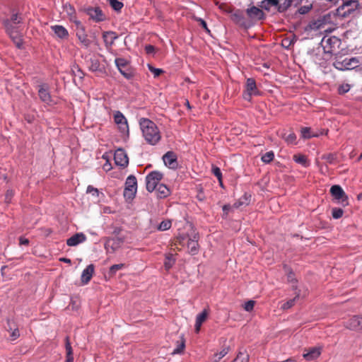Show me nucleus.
Segmentation results:
<instances>
[{
    "label": "nucleus",
    "mask_w": 362,
    "mask_h": 362,
    "mask_svg": "<svg viewBox=\"0 0 362 362\" xmlns=\"http://www.w3.org/2000/svg\"><path fill=\"white\" fill-rule=\"evenodd\" d=\"M139 124L146 141L150 145H156L161 139V134L157 125L146 118H141Z\"/></svg>",
    "instance_id": "obj_1"
},
{
    "label": "nucleus",
    "mask_w": 362,
    "mask_h": 362,
    "mask_svg": "<svg viewBox=\"0 0 362 362\" xmlns=\"http://www.w3.org/2000/svg\"><path fill=\"white\" fill-rule=\"evenodd\" d=\"M358 64L359 60L356 57H339L336 58L333 62V66L340 71L353 69Z\"/></svg>",
    "instance_id": "obj_2"
},
{
    "label": "nucleus",
    "mask_w": 362,
    "mask_h": 362,
    "mask_svg": "<svg viewBox=\"0 0 362 362\" xmlns=\"http://www.w3.org/2000/svg\"><path fill=\"white\" fill-rule=\"evenodd\" d=\"M3 23L8 35L10 36L16 47L18 48H21L23 45V40L22 35L18 30L19 27L11 25L9 20H4Z\"/></svg>",
    "instance_id": "obj_3"
},
{
    "label": "nucleus",
    "mask_w": 362,
    "mask_h": 362,
    "mask_svg": "<svg viewBox=\"0 0 362 362\" xmlns=\"http://www.w3.org/2000/svg\"><path fill=\"white\" fill-rule=\"evenodd\" d=\"M136 189L137 181L136 177L134 175L128 176L125 182L124 197L129 199H133L136 195Z\"/></svg>",
    "instance_id": "obj_4"
},
{
    "label": "nucleus",
    "mask_w": 362,
    "mask_h": 362,
    "mask_svg": "<svg viewBox=\"0 0 362 362\" xmlns=\"http://www.w3.org/2000/svg\"><path fill=\"white\" fill-rule=\"evenodd\" d=\"M162 178L163 174L158 171H153L148 174V175L146 177V185L147 191L151 192L156 189Z\"/></svg>",
    "instance_id": "obj_5"
},
{
    "label": "nucleus",
    "mask_w": 362,
    "mask_h": 362,
    "mask_svg": "<svg viewBox=\"0 0 362 362\" xmlns=\"http://www.w3.org/2000/svg\"><path fill=\"white\" fill-rule=\"evenodd\" d=\"M321 44L325 52L332 54L336 51L337 48L339 47L340 40L335 36L329 37H325L322 38Z\"/></svg>",
    "instance_id": "obj_6"
},
{
    "label": "nucleus",
    "mask_w": 362,
    "mask_h": 362,
    "mask_svg": "<svg viewBox=\"0 0 362 362\" xmlns=\"http://www.w3.org/2000/svg\"><path fill=\"white\" fill-rule=\"evenodd\" d=\"M259 91L258 90L256 82L254 78H249L246 81L245 90L243 93V98L245 100L250 101L253 95H258Z\"/></svg>",
    "instance_id": "obj_7"
},
{
    "label": "nucleus",
    "mask_w": 362,
    "mask_h": 362,
    "mask_svg": "<svg viewBox=\"0 0 362 362\" xmlns=\"http://www.w3.org/2000/svg\"><path fill=\"white\" fill-rule=\"evenodd\" d=\"M115 63L119 72L127 79H131L134 76L132 69L128 66V62L125 59L117 58Z\"/></svg>",
    "instance_id": "obj_8"
},
{
    "label": "nucleus",
    "mask_w": 362,
    "mask_h": 362,
    "mask_svg": "<svg viewBox=\"0 0 362 362\" xmlns=\"http://www.w3.org/2000/svg\"><path fill=\"white\" fill-rule=\"evenodd\" d=\"M85 13L96 23L104 21L106 18L105 13L100 7L88 6L84 9Z\"/></svg>",
    "instance_id": "obj_9"
},
{
    "label": "nucleus",
    "mask_w": 362,
    "mask_h": 362,
    "mask_svg": "<svg viewBox=\"0 0 362 362\" xmlns=\"http://www.w3.org/2000/svg\"><path fill=\"white\" fill-rule=\"evenodd\" d=\"M330 193L332 196L341 203L344 206L348 204V197L339 185H333L330 188Z\"/></svg>",
    "instance_id": "obj_10"
},
{
    "label": "nucleus",
    "mask_w": 362,
    "mask_h": 362,
    "mask_svg": "<svg viewBox=\"0 0 362 362\" xmlns=\"http://www.w3.org/2000/svg\"><path fill=\"white\" fill-rule=\"evenodd\" d=\"M326 20L325 17H320L311 21L305 27L306 32L325 30Z\"/></svg>",
    "instance_id": "obj_11"
},
{
    "label": "nucleus",
    "mask_w": 362,
    "mask_h": 362,
    "mask_svg": "<svg viewBox=\"0 0 362 362\" xmlns=\"http://www.w3.org/2000/svg\"><path fill=\"white\" fill-rule=\"evenodd\" d=\"M186 239H187V247L189 252L192 255L197 254L199 252V244H198L199 235H198V234L194 233L190 236L188 235L186 238Z\"/></svg>",
    "instance_id": "obj_12"
},
{
    "label": "nucleus",
    "mask_w": 362,
    "mask_h": 362,
    "mask_svg": "<svg viewBox=\"0 0 362 362\" xmlns=\"http://www.w3.org/2000/svg\"><path fill=\"white\" fill-rule=\"evenodd\" d=\"M114 160L117 165L122 168L126 167L129 163V158L127 153L121 148H119L115 151Z\"/></svg>",
    "instance_id": "obj_13"
},
{
    "label": "nucleus",
    "mask_w": 362,
    "mask_h": 362,
    "mask_svg": "<svg viewBox=\"0 0 362 362\" xmlns=\"http://www.w3.org/2000/svg\"><path fill=\"white\" fill-rule=\"evenodd\" d=\"M163 160L166 166L171 169L177 168L178 165L177 156L173 151H168L163 156Z\"/></svg>",
    "instance_id": "obj_14"
},
{
    "label": "nucleus",
    "mask_w": 362,
    "mask_h": 362,
    "mask_svg": "<svg viewBox=\"0 0 362 362\" xmlns=\"http://www.w3.org/2000/svg\"><path fill=\"white\" fill-rule=\"evenodd\" d=\"M248 17L252 21H260L264 18V13L260 8L253 6L246 10Z\"/></svg>",
    "instance_id": "obj_15"
},
{
    "label": "nucleus",
    "mask_w": 362,
    "mask_h": 362,
    "mask_svg": "<svg viewBox=\"0 0 362 362\" xmlns=\"http://www.w3.org/2000/svg\"><path fill=\"white\" fill-rule=\"evenodd\" d=\"M346 327L354 331L362 332V316H354L346 322Z\"/></svg>",
    "instance_id": "obj_16"
},
{
    "label": "nucleus",
    "mask_w": 362,
    "mask_h": 362,
    "mask_svg": "<svg viewBox=\"0 0 362 362\" xmlns=\"http://www.w3.org/2000/svg\"><path fill=\"white\" fill-rule=\"evenodd\" d=\"M38 95H39L40 100L43 103H46V104L51 103L52 98H51L50 93L48 90L47 86H46L45 84L39 86Z\"/></svg>",
    "instance_id": "obj_17"
},
{
    "label": "nucleus",
    "mask_w": 362,
    "mask_h": 362,
    "mask_svg": "<svg viewBox=\"0 0 362 362\" xmlns=\"http://www.w3.org/2000/svg\"><path fill=\"white\" fill-rule=\"evenodd\" d=\"M86 240V235L82 233H78L68 238L66 244L69 246H76L77 245L83 243Z\"/></svg>",
    "instance_id": "obj_18"
},
{
    "label": "nucleus",
    "mask_w": 362,
    "mask_h": 362,
    "mask_svg": "<svg viewBox=\"0 0 362 362\" xmlns=\"http://www.w3.org/2000/svg\"><path fill=\"white\" fill-rule=\"evenodd\" d=\"M118 36L113 31H105L103 33V38L106 47H110Z\"/></svg>",
    "instance_id": "obj_19"
},
{
    "label": "nucleus",
    "mask_w": 362,
    "mask_h": 362,
    "mask_svg": "<svg viewBox=\"0 0 362 362\" xmlns=\"http://www.w3.org/2000/svg\"><path fill=\"white\" fill-rule=\"evenodd\" d=\"M114 119H115V123L117 124L118 125H119V128L122 131H124L125 129H128L127 119L125 118V117L121 112L117 111L115 113Z\"/></svg>",
    "instance_id": "obj_20"
},
{
    "label": "nucleus",
    "mask_w": 362,
    "mask_h": 362,
    "mask_svg": "<svg viewBox=\"0 0 362 362\" xmlns=\"http://www.w3.org/2000/svg\"><path fill=\"white\" fill-rule=\"evenodd\" d=\"M94 273V266L93 264H89L86 267V268L83 271L81 274V281L83 284H87L91 279L93 274Z\"/></svg>",
    "instance_id": "obj_21"
},
{
    "label": "nucleus",
    "mask_w": 362,
    "mask_h": 362,
    "mask_svg": "<svg viewBox=\"0 0 362 362\" xmlns=\"http://www.w3.org/2000/svg\"><path fill=\"white\" fill-rule=\"evenodd\" d=\"M87 65L90 71L93 72H103V68L101 66L100 61L96 57H92L87 61Z\"/></svg>",
    "instance_id": "obj_22"
},
{
    "label": "nucleus",
    "mask_w": 362,
    "mask_h": 362,
    "mask_svg": "<svg viewBox=\"0 0 362 362\" xmlns=\"http://www.w3.org/2000/svg\"><path fill=\"white\" fill-rule=\"evenodd\" d=\"M76 35L83 47L85 48L89 47L91 44V41L88 37V35L86 33V29L76 31Z\"/></svg>",
    "instance_id": "obj_23"
},
{
    "label": "nucleus",
    "mask_w": 362,
    "mask_h": 362,
    "mask_svg": "<svg viewBox=\"0 0 362 362\" xmlns=\"http://www.w3.org/2000/svg\"><path fill=\"white\" fill-rule=\"evenodd\" d=\"M51 29L59 38L65 39L69 36L68 30L62 25H52Z\"/></svg>",
    "instance_id": "obj_24"
},
{
    "label": "nucleus",
    "mask_w": 362,
    "mask_h": 362,
    "mask_svg": "<svg viewBox=\"0 0 362 362\" xmlns=\"http://www.w3.org/2000/svg\"><path fill=\"white\" fill-rule=\"evenodd\" d=\"M321 354V349L318 347L311 348L308 352L303 354V358L307 361H312L317 358Z\"/></svg>",
    "instance_id": "obj_25"
},
{
    "label": "nucleus",
    "mask_w": 362,
    "mask_h": 362,
    "mask_svg": "<svg viewBox=\"0 0 362 362\" xmlns=\"http://www.w3.org/2000/svg\"><path fill=\"white\" fill-rule=\"evenodd\" d=\"M208 316V312L206 310H204L201 313H199L196 317L195 322V331L198 333L200 330L201 326L202 323L206 320Z\"/></svg>",
    "instance_id": "obj_26"
},
{
    "label": "nucleus",
    "mask_w": 362,
    "mask_h": 362,
    "mask_svg": "<svg viewBox=\"0 0 362 362\" xmlns=\"http://www.w3.org/2000/svg\"><path fill=\"white\" fill-rule=\"evenodd\" d=\"M65 341V348L66 352V359L65 362H74L73 350L68 337H66Z\"/></svg>",
    "instance_id": "obj_27"
},
{
    "label": "nucleus",
    "mask_w": 362,
    "mask_h": 362,
    "mask_svg": "<svg viewBox=\"0 0 362 362\" xmlns=\"http://www.w3.org/2000/svg\"><path fill=\"white\" fill-rule=\"evenodd\" d=\"M156 192L159 198H165L170 194V189L166 185L160 184L158 185Z\"/></svg>",
    "instance_id": "obj_28"
},
{
    "label": "nucleus",
    "mask_w": 362,
    "mask_h": 362,
    "mask_svg": "<svg viewBox=\"0 0 362 362\" xmlns=\"http://www.w3.org/2000/svg\"><path fill=\"white\" fill-rule=\"evenodd\" d=\"M300 298V293L299 291L298 292H296V296L293 298H291L288 300H287L286 302L284 303L283 305H281V308L283 310H287V309H289L291 308V307H293L296 300H298Z\"/></svg>",
    "instance_id": "obj_29"
},
{
    "label": "nucleus",
    "mask_w": 362,
    "mask_h": 362,
    "mask_svg": "<svg viewBox=\"0 0 362 362\" xmlns=\"http://www.w3.org/2000/svg\"><path fill=\"white\" fill-rule=\"evenodd\" d=\"M175 263V258L171 253L165 255V259L164 262V266L166 270H169Z\"/></svg>",
    "instance_id": "obj_30"
},
{
    "label": "nucleus",
    "mask_w": 362,
    "mask_h": 362,
    "mask_svg": "<svg viewBox=\"0 0 362 362\" xmlns=\"http://www.w3.org/2000/svg\"><path fill=\"white\" fill-rule=\"evenodd\" d=\"M232 362H249V354L246 351H240Z\"/></svg>",
    "instance_id": "obj_31"
},
{
    "label": "nucleus",
    "mask_w": 362,
    "mask_h": 362,
    "mask_svg": "<svg viewBox=\"0 0 362 362\" xmlns=\"http://www.w3.org/2000/svg\"><path fill=\"white\" fill-rule=\"evenodd\" d=\"M7 324H8L7 330L11 331L10 337H9L10 339L12 341L16 340L20 336L19 331H18V328H14L13 329L12 326H11L12 323L10 320H8Z\"/></svg>",
    "instance_id": "obj_32"
},
{
    "label": "nucleus",
    "mask_w": 362,
    "mask_h": 362,
    "mask_svg": "<svg viewBox=\"0 0 362 362\" xmlns=\"http://www.w3.org/2000/svg\"><path fill=\"white\" fill-rule=\"evenodd\" d=\"M264 9L269 11L272 6H279V0H264L261 6Z\"/></svg>",
    "instance_id": "obj_33"
},
{
    "label": "nucleus",
    "mask_w": 362,
    "mask_h": 362,
    "mask_svg": "<svg viewBox=\"0 0 362 362\" xmlns=\"http://www.w3.org/2000/svg\"><path fill=\"white\" fill-rule=\"evenodd\" d=\"M293 160L297 163H299L302 165L304 167H306L308 165V159L305 156L297 154L293 156Z\"/></svg>",
    "instance_id": "obj_34"
},
{
    "label": "nucleus",
    "mask_w": 362,
    "mask_h": 362,
    "mask_svg": "<svg viewBox=\"0 0 362 362\" xmlns=\"http://www.w3.org/2000/svg\"><path fill=\"white\" fill-rule=\"evenodd\" d=\"M282 138L289 144L296 143V136L293 132L284 133Z\"/></svg>",
    "instance_id": "obj_35"
},
{
    "label": "nucleus",
    "mask_w": 362,
    "mask_h": 362,
    "mask_svg": "<svg viewBox=\"0 0 362 362\" xmlns=\"http://www.w3.org/2000/svg\"><path fill=\"white\" fill-rule=\"evenodd\" d=\"M229 346H226L219 353L216 354L214 355V362H218L229 352Z\"/></svg>",
    "instance_id": "obj_36"
},
{
    "label": "nucleus",
    "mask_w": 362,
    "mask_h": 362,
    "mask_svg": "<svg viewBox=\"0 0 362 362\" xmlns=\"http://www.w3.org/2000/svg\"><path fill=\"white\" fill-rule=\"evenodd\" d=\"M292 5H293L292 0H284L283 3H279L278 11L279 12H284Z\"/></svg>",
    "instance_id": "obj_37"
},
{
    "label": "nucleus",
    "mask_w": 362,
    "mask_h": 362,
    "mask_svg": "<svg viewBox=\"0 0 362 362\" xmlns=\"http://www.w3.org/2000/svg\"><path fill=\"white\" fill-rule=\"evenodd\" d=\"M232 19L236 23H238V24H240V25H243L244 16H243V13L240 11H238L235 12L232 15Z\"/></svg>",
    "instance_id": "obj_38"
},
{
    "label": "nucleus",
    "mask_w": 362,
    "mask_h": 362,
    "mask_svg": "<svg viewBox=\"0 0 362 362\" xmlns=\"http://www.w3.org/2000/svg\"><path fill=\"white\" fill-rule=\"evenodd\" d=\"M112 8L116 11H119L123 7V4L117 0H107Z\"/></svg>",
    "instance_id": "obj_39"
},
{
    "label": "nucleus",
    "mask_w": 362,
    "mask_h": 362,
    "mask_svg": "<svg viewBox=\"0 0 362 362\" xmlns=\"http://www.w3.org/2000/svg\"><path fill=\"white\" fill-rule=\"evenodd\" d=\"M185 340L182 338L180 341H177V347L173 350L172 354H178L182 353L185 349Z\"/></svg>",
    "instance_id": "obj_40"
},
{
    "label": "nucleus",
    "mask_w": 362,
    "mask_h": 362,
    "mask_svg": "<svg viewBox=\"0 0 362 362\" xmlns=\"http://www.w3.org/2000/svg\"><path fill=\"white\" fill-rule=\"evenodd\" d=\"M274 158V154L273 151H269L262 156L261 160L264 163H269L271 161L273 160Z\"/></svg>",
    "instance_id": "obj_41"
},
{
    "label": "nucleus",
    "mask_w": 362,
    "mask_h": 362,
    "mask_svg": "<svg viewBox=\"0 0 362 362\" xmlns=\"http://www.w3.org/2000/svg\"><path fill=\"white\" fill-rule=\"evenodd\" d=\"M212 173L217 177L220 185L222 186V173L220 168L217 166L213 165L211 169Z\"/></svg>",
    "instance_id": "obj_42"
},
{
    "label": "nucleus",
    "mask_w": 362,
    "mask_h": 362,
    "mask_svg": "<svg viewBox=\"0 0 362 362\" xmlns=\"http://www.w3.org/2000/svg\"><path fill=\"white\" fill-rule=\"evenodd\" d=\"M171 221L170 220L163 221L158 226V229L161 231L167 230L171 227Z\"/></svg>",
    "instance_id": "obj_43"
},
{
    "label": "nucleus",
    "mask_w": 362,
    "mask_h": 362,
    "mask_svg": "<svg viewBox=\"0 0 362 362\" xmlns=\"http://www.w3.org/2000/svg\"><path fill=\"white\" fill-rule=\"evenodd\" d=\"M8 20L11 21V25L18 26V25L21 23L22 18L17 13H13Z\"/></svg>",
    "instance_id": "obj_44"
},
{
    "label": "nucleus",
    "mask_w": 362,
    "mask_h": 362,
    "mask_svg": "<svg viewBox=\"0 0 362 362\" xmlns=\"http://www.w3.org/2000/svg\"><path fill=\"white\" fill-rule=\"evenodd\" d=\"M344 211L340 208H334L332 210V217L335 219H338L343 216Z\"/></svg>",
    "instance_id": "obj_45"
},
{
    "label": "nucleus",
    "mask_w": 362,
    "mask_h": 362,
    "mask_svg": "<svg viewBox=\"0 0 362 362\" xmlns=\"http://www.w3.org/2000/svg\"><path fill=\"white\" fill-rule=\"evenodd\" d=\"M125 267L124 264H113L110 268V272L112 274H114L117 272V270L122 269Z\"/></svg>",
    "instance_id": "obj_46"
},
{
    "label": "nucleus",
    "mask_w": 362,
    "mask_h": 362,
    "mask_svg": "<svg viewBox=\"0 0 362 362\" xmlns=\"http://www.w3.org/2000/svg\"><path fill=\"white\" fill-rule=\"evenodd\" d=\"M148 67L149 71L154 75V77H158L160 76L161 73L163 72V71L160 69L155 68L153 66L148 64Z\"/></svg>",
    "instance_id": "obj_47"
},
{
    "label": "nucleus",
    "mask_w": 362,
    "mask_h": 362,
    "mask_svg": "<svg viewBox=\"0 0 362 362\" xmlns=\"http://www.w3.org/2000/svg\"><path fill=\"white\" fill-rule=\"evenodd\" d=\"M301 136L304 139H309L313 136L310 134V128L303 127L301 129Z\"/></svg>",
    "instance_id": "obj_48"
},
{
    "label": "nucleus",
    "mask_w": 362,
    "mask_h": 362,
    "mask_svg": "<svg viewBox=\"0 0 362 362\" xmlns=\"http://www.w3.org/2000/svg\"><path fill=\"white\" fill-rule=\"evenodd\" d=\"M249 202V197H247L246 194L244 195L243 198H241L238 202H235L234 206L235 207H239L243 204H247Z\"/></svg>",
    "instance_id": "obj_49"
},
{
    "label": "nucleus",
    "mask_w": 362,
    "mask_h": 362,
    "mask_svg": "<svg viewBox=\"0 0 362 362\" xmlns=\"http://www.w3.org/2000/svg\"><path fill=\"white\" fill-rule=\"evenodd\" d=\"M322 158L325 160L328 163L332 164L336 160V156L334 154L329 153L323 155Z\"/></svg>",
    "instance_id": "obj_50"
},
{
    "label": "nucleus",
    "mask_w": 362,
    "mask_h": 362,
    "mask_svg": "<svg viewBox=\"0 0 362 362\" xmlns=\"http://www.w3.org/2000/svg\"><path fill=\"white\" fill-rule=\"evenodd\" d=\"M88 194H91L93 196L98 197L99 191L92 185H88L86 189Z\"/></svg>",
    "instance_id": "obj_51"
},
{
    "label": "nucleus",
    "mask_w": 362,
    "mask_h": 362,
    "mask_svg": "<svg viewBox=\"0 0 362 362\" xmlns=\"http://www.w3.org/2000/svg\"><path fill=\"white\" fill-rule=\"evenodd\" d=\"M118 244H119V243H114L112 245H110V241H108L105 243V247L107 252H109L110 250H112V251L114 252L116 250V248L117 247Z\"/></svg>",
    "instance_id": "obj_52"
},
{
    "label": "nucleus",
    "mask_w": 362,
    "mask_h": 362,
    "mask_svg": "<svg viewBox=\"0 0 362 362\" xmlns=\"http://www.w3.org/2000/svg\"><path fill=\"white\" fill-rule=\"evenodd\" d=\"M254 306H255V301L254 300H248L247 302L245 303V304L244 305V309L247 312H250L253 310Z\"/></svg>",
    "instance_id": "obj_53"
},
{
    "label": "nucleus",
    "mask_w": 362,
    "mask_h": 362,
    "mask_svg": "<svg viewBox=\"0 0 362 362\" xmlns=\"http://www.w3.org/2000/svg\"><path fill=\"white\" fill-rule=\"evenodd\" d=\"M14 192L13 189H8L5 194V201L6 203H9L13 197Z\"/></svg>",
    "instance_id": "obj_54"
},
{
    "label": "nucleus",
    "mask_w": 362,
    "mask_h": 362,
    "mask_svg": "<svg viewBox=\"0 0 362 362\" xmlns=\"http://www.w3.org/2000/svg\"><path fill=\"white\" fill-rule=\"evenodd\" d=\"M350 89V86L349 84H344L341 85L339 87V93L340 94L346 93H347Z\"/></svg>",
    "instance_id": "obj_55"
},
{
    "label": "nucleus",
    "mask_w": 362,
    "mask_h": 362,
    "mask_svg": "<svg viewBox=\"0 0 362 362\" xmlns=\"http://www.w3.org/2000/svg\"><path fill=\"white\" fill-rule=\"evenodd\" d=\"M145 51L148 54H153L155 52V47L151 45H148L145 47Z\"/></svg>",
    "instance_id": "obj_56"
},
{
    "label": "nucleus",
    "mask_w": 362,
    "mask_h": 362,
    "mask_svg": "<svg viewBox=\"0 0 362 362\" xmlns=\"http://www.w3.org/2000/svg\"><path fill=\"white\" fill-rule=\"evenodd\" d=\"M74 23L76 26V31L85 30V26L79 21H74Z\"/></svg>",
    "instance_id": "obj_57"
},
{
    "label": "nucleus",
    "mask_w": 362,
    "mask_h": 362,
    "mask_svg": "<svg viewBox=\"0 0 362 362\" xmlns=\"http://www.w3.org/2000/svg\"><path fill=\"white\" fill-rule=\"evenodd\" d=\"M294 274L292 271H288V274H287V279H288V281H290V282H295L296 281V279H295V276H294Z\"/></svg>",
    "instance_id": "obj_58"
},
{
    "label": "nucleus",
    "mask_w": 362,
    "mask_h": 362,
    "mask_svg": "<svg viewBox=\"0 0 362 362\" xmlns=\"http://www.w3.org/2000/svg\"><path fill=\"white\" fill-rule=\"evenodd\" d=\"M29 243V240L24 238H20V245H27Z\"/></svg>",
    "instance_id": "obj_59"
},
{
    "label": "nucleus",
    "mask_w": 362,
    "mask_h": 362,
    "mask_svg": "<svg viewBox=\"0 0 362 362\" xmlns=\"http://www.w3.org/2000/svg\"><path fill=\"white\" fill-rule=\"evenodd\" d=\"M199 21L201 22V25H202V27L204 29H206L208 32H209V30L208 29L207 25H206V23L202 19H200Z\"/></svg>",
    "instance_id": "obj_60"
},
{
    "label": "nucleus",
    "mask_w": 362,
    "mask_h": 362,
    "mask_svg": "<svg viewBox=\"0 0 362 362\" xmlns=\"http://www.w3.org/2000/svg\"><path fill=\"white\" fill-rule=\"evenodd\" d=\"M308 10V8L301 7L299 11H300V13H305Z\"/></svg>",
    "instance_id": "obj_61"
},
{
    "label": "nucleus",
    "mask_w": 362,
    "mask_h": 362,
    "mask_svg": "<svg viewBox=\"0 0 362 362\" xmlns=\"http://www.w3.org/2000/svg\"><path fill=\"white\" fill-rule=\"evenodd\" d=\"M60 260L64 262H66V263H70L71 262V260L69 259H66V258H62Z\"/></svg>",
    "instance_id": "obj_62"
},
{
    "label": "nucleus",
    "mask_w": 362,
    "mask_h": 362,
    "mask_svg": "<svg viewBox=\"0 0 362 362\" xmlns=\"http://www.w3.org/2000/svg\"><path fill=\"white\" fill-rule=\"evenodd\" d=\"M303 0H292V1L293 2V5H297L298 4H300Z\"/></svg>",
    "instance_id": "obj_63"
},
{
    "label": "nucleus",
    "mask_w": 362,
    "mask_h": 362,
    "mask_svg": "<svg viewBox=\"0 0 362 362\" xmlns=\"http://www.w3.org/2000/svg\"><path fill=\"white\" fill-rule=\"evenodd\" d=\"M229 208H230V206H228V205H224V206H223V211H226V210H228Z\"/></svg>",
    "instance_id": "obj_64"
}]
</instances>
